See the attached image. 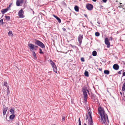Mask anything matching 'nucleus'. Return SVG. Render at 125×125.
Listing matches in <instances>:
<instances>
[{
	"instance_id": "nucleus-1",
	"label": "nucleus",
	"mask_w": 125,
	"mask_h": 125,
	"mask_svg": "<svg viewBox=\"0 0 125 125\" xmlns=\"http://www.w3.org/2000/svg\"><path fill=\"white\" fill-rule=\"evenodd\" d=\"M98 110V113L101 116V119L103 121V123H104L106 122V119L104 109L100 107H99Z\"/></svg>"
},
{
	"instance_id": "nucleus-2",
	"label": "nucleus",
	"mask_w": 125,
	"mask_h": 125,
	"mask_svg": "<svg viewBox=\"0 0 125 125\" xmlns=\"http://www.w3.org/2000/svg\"><path fill=\"white\" fill-rule=\"evenodd\" d=\"M36 41L35 42V44H36L41 48H45V46L43 43L40 41L35 39Z\"/></svg>"
},
{
	"instance_id": "nucleus-3",
	"label": "nucleus",
	"mask_w": 125,
	"mask_h": 125,
	"mask_svg": "<svg viewBox=\"0 0 125 125\" xmlns=\"http://www.w3.org/2000/svg\"><path fill=\"white\" fill-rule=\"evenodd\" d=\"M89 118L88 119V124L89 125H93V122L92 119V117L91 115V113L89 111L88 112Z\"/></svg>"
},
{
	"instance_id": "nucleus-4",
	"label": "nucleus",
	"mask_w": 125,
	"mask_h": 125,
	"mask_svg": "<svg viewBox=\"0 0 125 125\" xmlns=\"http://www.w3.org/2000/svg\"><path fill=\"white\" fill-rule=\"evenodd\" d=\"M50 64L53 68V71L56 73H57V68L55 63L51 60H50Z\"/></svg>"
},
{
	"instance_id": "nucleus-5",
	"label": "nucleus",
	"mask_w": 125,
	"mask_h": 125,
	"mask_svg": "<svg viewBox=\"0 0 125 125\" xmlns=\"http://www.w3.org/2000/svg\"><path fill=\"white\" fill-rule=\"evenodd\" d=\"M86 8L88 10L90 11L93 10V6L91 4L88 3L86 5Z\"/></svg>"
},
{
	"instance_id": "nucleus-6",
	"label": "nucleus",
	"mask_w": 125,
	"mask_h": 125,
	"mask_svg": "<svg viewBox=\"0 0 125 125\" xmlns=\"http://www.w3.org/2000/svg\"><path fill=\"white\" fill-rule=\"evenodd\" d=\"M24 11L22 9H21L19 11L18 14L19 17L20 18H23L24 16L23 13Z\"/></svg>"
},
{
	"instance_id": "nucleus-7",
	"label": "nucleus",
	"mask_w": 125,
	"mask_h": 125,
	"mask_svg": "<svg viewBox=\"0 0 125 125\" xmlns=\"http://www.w3.org/2000/svg\"><path fill=\"white\" fill-rule=\"evenodd\" d=\"M105 44L107 45V48H109L110 47V44L108 38H105Z\"/></svg>"
},
{
	"instance_id": "nucleus-8",
	"label": "nucleus",
	"mask_w": 125,
	"mask_h": 125,
	"mask_svg": "<svg viewBox=\"0 0 125 125\" xmlns=\"http://www.w3.org/2000/svg\"><path fill=\"white\" fill-rule=\"evenodd\" d=\"M83 39V36L81 34H79L78 38V39L79 43L81 44L82 42V41Z\"/></svg>"
},
{
	"instance_id": "nucleus-9",
	"label": "nucleus",
	"mask_w": 125,
	"mask_h": 125,
	"mask_svg": "<svg viewBox=\"0 0 125 125\" xmlns=\"http://www.w3.org/2000/svg\"><path fill=\"white\" fill-rule=\"evenodd\" d=\"M28 46L31 51H32L33 50L34 47V45L32 43H29L28 44Z\"/></svg>"
},
{
	"instance_id": "nucleus-10",
	"label": "nucleus",
	"mask_w": 125,
	"mask_h": 125,
	"mask_svg": "<svg viewBox=\"0 0 125 125\" xmlns=\"http://www.w3.org/2000/svg\"><path fill=\"white\" fill-rule=\"evenodd\" d=\"M113 68L114 70H117L119 69V66L117 64H115L113 65Z\"/></svg>"
},
{
	"instance_id": "nucleus-11",
	"label": "nucleus",
	"mask_w": 125,
	"mask_h": 125,
	"mask_svg": "<svg viewBox=\"0 0 125 125\" xmlns=\"http://www.w3.org/2000/svg\"><path fill=\"white\" fill-rule=\"evenodd\" d=\"M23 1V0H17L16 2V5L18 6H20V4L22 3Z\"/></svg>"
},
{
	"instance_id": "nucleus-12",
	"label": "nucleus",
	"mask_w": 125,
	"mask_h": 125,
	"mask_svg": "<svg viewBox=\"0 0 125 125\" xmlns=\"http://www.w3.org/2000/svg\"><path fill=\"white\" fill-rule=\"evenodd\" d=\"M87 90L86 88L83 87L82 88V91L84 96L88 95L86 92Z\"/></svg>"
},
{
	"instance_id": "nucleus-13",
	"label": "nucleus",
	"mask_w": 125,
	"mask_h": 125,
	"mask_svg": "<svg viewBox=\"0 0 125 125\" xmlns=\"http://www.w3.org/2000/svg\"><path fill=\"white\" fill-rule=\"evenodd\" d=\"M8 107L6 106H5L4 108L3 107V115H6V113L8 110Z\"/></svg>"
},
{
	"instance_id": "nucleus-14",
	"label": "nucleus",
	"mask_w": 125,
	"mask_h": 125,
	"mask_svg": "<svg viewBox=\"0 0 125 125\" xmlns=\"http://www.w3.org/2000/svg\"><path fill=\"white\" fill-rule=\"evenodd\" d=\"M52 15L58 21L59 23H61V20L59 17L54 14H53Z\"/></svg>"
},
{
	"instance_id": "nucleus-15",
	"label": "nucleus",
	"mask_w": 125,
	"mask_h": 125,
	"mask_svg": "<svg viewBox=\"0 0 125 125\" xmlns=\"http://www.w3.org/2000/svg\"><path fill=\"white\" fill-rule=\"evenodd\" d=\"M9 10V9H8V8H7L6 9H3L2 10H1V12L2 13V14H3L6 12H7Z\"/></svg>"
},
{
	"instance_id": "nucleus-16",
	"label": "nucleus",
	"mask_w": 125,
	"mask_h": 125,
	"mask_svg": "<svg viewBox=\"0 0 125 125\" xmlns=\"http://www.w3.org/2000/svg\"><path fill=\"white\" fill-rule=\"evenodd\" d=\"M15 117V115L14 114L11 115L9 116V119L10 120L13 119Z\"/></svg>"
},
{
	"instance_id": "nucleus-17",
	"label": "nucleus",
	"mask_w": 125,
	"mask_h": 125,
	"mask_svg": "<svg viewBox=\"0 0 125 125\" xmlns=\"http://www.w3.org/2000/svg\"><path fill=\"white\" fill-rule=\"evenodd\" d=\"M32 54L33 57L34 59L35 60H36L37 59V57L36 54L34 51L32 52Z\"/></svg>"
},
{
	"instance_id": "nucleus-18",
	"label": "nucleus",
	"mask_w": 125,
	"mask_h": 125,
	"mask_svg": "<svg viewBox=\"0 0 125 125\" xmlns=\"http://www.w3.org/2000/svg\"><path fill=\"white\" fill-rule=\"evenodd\" d=\"M119 3L120 5H118V7L120 8H122L123 9H124V7L125 6L122 3Z\"/></svg>"
},
{
	"instance_id": "nucleus-19",
	"label": "nucleus",
	"mask_w": 125,
	"mask_h": 125,
	"mask_svg": "<svg viewBox=\"0 0 125 125\" xmlns=\"http://www.w3.org/2000/svg\"><path fill=\"white\" fill-rule=\"evenodd\" d=\"M11 113L13 114H14V108H11L10 110Z\"/></svg>"
},
{
	"instance_id": "nucleus-20",
	"label": "nucleus",
	"mask_w": 125,
	"mask_h": 125,
	"mask_svg": "<svg viewBox=\"0 0 125 125\" xmlns=\"http://www.w3.org/2000/svg\"><path fill=\"white\" fill-rule=\"evenodd\" d=\"M74 9L76 12H78L79 11V7L77 5L75 6L74 7Z\"/></svg>"
},
{
	"instance_id": "nucleus-21",
	"label": "nucleus",
	"mask_w": 125,
	"mask_h": 125,
	"mask_svg": "<svg viewBox=\"0 0 125 125\" xmlns=\"http://www.w3.org/2000/svg\"><path fill=\"white\" fill-rule=\"evenodd\" d=\"M104 73L105 74L108 75L110 73V72L108 70H105L104 71Z\"/></svg>"
},
{
	"instance_id": "nucleus-22",
	"label": "nucleus",
	"mask_w": 125,
	"mask_h": 125,
	"mask_svg": "<svg viewBox=\"0 0 125 125\" xmlns=\"http://www.w3.org/2000/svg\"><path fill=\"white\" fill-rule=\"evenodd\" d=\"M5 18L6 20L7 21H8L10 20V16L5 15Z\"/></svg>"
},
{
	"instance_id": "nucleus-23",
	"label": "nucleus",
	"mask_w": 125,
	"mask_h": 125,
	"mask_svg": "<svg viewBox=\"0 0 125 125\" xmlns=\"http://www.w3.org/2000/svg\"><path fill=\"white\" fill-rule=\"evenodd\" d=\"M8 35L9 36H11V37H13V36L12 33V31H10L9 32Z\"/></svg>"
},
{
	"instance_id": "nucleus-24",
	"label": "nucleus",
	"mask_w": 125,
	"mask_h": 125,
	"mask_svg": "<svg viewBox=\"0 0 125 125\" xmlns=\"http://www.w3.org/2000/svg\"><path fill=\"white\" fill-rule=\"evenodd\" d=\"M97 52L95 51H94L92 52V55L93 56H95L97 55Z\"/></svg>"
},
{
	"instance_id": "nucleus-25",
	"label": "nucleus",
	"mask_w": 125,
	"mask_h": 125,
	"mask_svg": "<svg viewBox=\"0 0 125 125\" xmlns=\"http://www.w3.org/2000/svg\"><path fill=\"white\" fill-rule=\"evenodd\" d=\"M122 90L124 91L125 90V82L123 83L122 87Z\"/></svg>"
},
{
	"instance_id": "nucleus-26",
	"label": "nucleus",
	"mask_w": 125,
	"mask_h": 125,
	"mask_svg": "<svg viewBox=\"0 0 125 125\" xmlns=\"http://www.w3.org/2000/svg\"><path fill=\"white\" fill-rule=\"evenodd\" d=\"M84 75L88 77L89 76L88 72L87 71H85L84 73Z\"/></svg>"
},
{
	"instance_id": "nucleus-27",
	"label": "nucleus",
	"mask_w": 125,
	"mask_h": 125,
	"mask_svg": "<svg viewBox=\"0 0 125 125\" xmlns=\"http://www.w3.org/2000/svg\"><path fill=\"white\" fill-rule=\"evenodd\" d=\"M84 96V101L86 102H87V97L88 95L87 96Z\"/></svg>"
},
{
	"instance_id": "nucleus-28",
	"label": "nucleus",
	"mask_w": 125,
	"mask_h": 125,
	"mask_svg": "<svg viewBox=\"0 0 125 125\" xmlns=\"http://www.w3.org/2000/svg\"><path fill=\"white\" fill-rule=\"evenodd\" d=\"M95 35L96 36H99L100 35V33L98 32H96L95 33Z\"/></svg>"
},
{
	"instance_id": "nucleus-29",
	"label": "nucleus",
	"mask_w": 125,
	"mask_h": 125,
	"mask_svg": "<svg viewBox=\"0 0 125 125\" xmlns=\"http://www.w3.org/2000/svg\"><path fill=\"white\" fill-rule=\"evenodd\" d=\"M39 50L40 51L39 52V53L41 54H43L44 52H43L42 51V50L41 48H40L39 49Z\"/></svg>"
},
{
	"instance_id": "nucleus-30",
	"label": "nucleus",
	"mask_w": 125,
	"mask_h": 125,
	"mask_svg": "<svg viewBox=\"0 0 125 125\" xmlns=\"http://www.w3.org/2000/svg\"><path fill=\"white\" fill-rule=\"evenodd\" d=\"M3 19H1L0 20V25H3Z\"/></svg>"
},
{
	"instance_id": "nucleus-31",
	"label": "nucleus",
	"mask_w": 125,
	"mask_h": 125,
	"mask_svg": "<svg viewBox=\"0 0 125 125\" xmlns=\"http://www.w3.org/2000/svg\"><path fill=\"white\" fill-rule=\"evenodd\" d=\"M3 85L6 87L8 86V83L6 82H4Z\"/></svg>"
},
{
	"instance_id": "nucleus-32",
	"label": "nucleus",
	"mask_w": 125,
	"mask_h": 125,
	"mask_svg": "<svg viewBox=\"0 0 125 125\" xmlns=\"http://www.w3.org/2000/svg\"><path fill=\"white\" fill-rule=\"evenodd\" d=\"M79 125H81V122L80 120V118H79L78 119Z\"/></svg>"
},
{
	"instance_id": "nucleus-33",
	"label": "nucleus",
	"mask_w": 125,
	"mask_h": 125,
	"mask_svg": "<svg viewBox=\"0 0 125 125\" xmlns=\"http://www.w3.org/2000/svg\"><path fill=\"white\" fill-rule=\"evenodd\" d=\"M38 47V46H36V45H34V50L35 51H36Z\"/></svg>"
},
{
	"instance_id": "nucleus-34",
	"label": "nucleus",
	"mask_w": 125,
	"mask_h": 125,
	"mask_svg": "<svg viewBox=\"0 0 125 125\" xmlns=\"http://www.w3.org/2000/svg\"><path fill=\"white\" fill-rule=\"evenodd\" d=\"M122 71V70H121L118 72V73L119 74H121L122 73L121 72Z\"/></svg>"
},
{
	"instance_id": "nucleus-35",
	"label": "nucleus",
	"mask_w": 125,
	"mask_h": 125,
	"mask_svg": "<svg viewBox=\"0 0 125 125\" xmlns=\"http://www.w3.org/2000/svg\"><path fill=\"white\" fill-rule=\"evenodd\" d=\"M81 60L82 62H84V58L83 57H82L81 59Z\"/></svg>"
},
{
	"instance_id": "nucleus-36",
	"label": "nucleus",
	"mask_w": 125,
	"mask_h": 125,
	"mask_svg": "<svg viewBox=\"0 0 125 125\" xmlns=\"http://www.w3.org/2000/svg\"><path fill=\"white\" fill-rule=\"evenodd\" d=\"M125 76V72H124L123 73L122 76L121 78H122L123 76Z\"/></svg>"
},
{
	"instance_id": "nucleus-37",
	"label": "nucleus",
	"mask_w": 125,
	"mask_h": 125,
	"mask_svg": "<svg viewBox=\"0 0 125 125\" xmlns=\"http://www.w3.org/2000/svg\"><path fill=\"white\" fill-rule=\"evenodd\" d=\"M65 120V117L64 116H63L62 117V121H64Z\"/></svg>"
},
{
	"instance_id": "nucleus-38",
	"label": "nucleus",
	"mask_w": 125,
	"mask_h": 125,
	"mask_svg": "<svg viewBox=\"0 0 125 125\" xmlns=\"http://www.w3.org/2000/svg\"><path fill=\"white\" fill-rule=\"evenodd\" d=\"M105 115L106 116V120H107V121L108 122H109V120H108V117L107 115V114H106Z\"/></svg>"
},
{
	"instance_id": "nucleus-39",
	"label": "nucleus",
	"mask_w": 125,
	"mask_h": 125,
	"mask_svg": "<svg viewBox=\"0 0 125 125\" xmlns=\"http://www.w3.org/2000/svg\"><path fill=\"white\" fill-rule=\"evenodd\" d=\"M7 91V95H8L10 93V91L9 90Z\"/></svg>"
},
{
	"instance_id": "nucleus-40",
	"label": "nucleus",
	"mask_w": 125,
	"mask_h": 125,
	"mask_svg": "<svg viewBox=\"0 0 125 125\" xmlns=\"http://www.w3.org/2000/svg\"><path fill=\"white\" fill-rule=\"evenodd\" d=\"M70 45L73 48L74 47H75V48H76V46H73V45H72V44H70Z\"/></svg>"
},
{
	"instance_id": "nucleus-41",
	"label": "nucleus",
	"mask_w": 125,
	"mask_h": 125,
	"mask_svg": "<svg viewBox=\"0 0 125 125\" xmlns=\"http://www.w3.org/2000/svg\"><path fill=\"white\" fill-rule=\"evenodd\" d=\"M88 115H86V117H85V120H87L88 118Z\"/></svg>"
},
{
	"instance_id": "nucleus-42",
	"label": "nucleus",
	"mask_w": 125,
	"mask_h": 125,
	"mask_svg": "<svg viewBox=\"0 0 125 125\" xmlns=\"http://www.w3.org/2000/svg\"><path fill=\"white\" fill-rule=\"evenodd\" d=\"M62 3L63 4V5H64L66 6V3L64 1H63L62 2Z\"/></svg>"
},
{
	"instance_id": "nucleus-43",
	"label": "nucleus",
	"mask_w": 125,
	"mask_h": 125,
	"mask_svg": "<svg viewBox=\"0 0 125 125\" xmlns=\"http://www.w3.org/2000/svg\"><path fill=\"white\" fill-rule=\"evenodd\" d=\"M62 29V30L63 31H66V29L65 28H63Z\"/></svg>"
},
{
	"instance_id": "nucleus-44",
	"label": "nucleus",
	"mask_w": 125,
	"mask_h": 125,
	"mask_svg": "<svg viewBox=\"0 0 125 125\" xmlns=\"http://www.w3.org/2000/svg\"><path fill=\"white\" fill-rule=\"evenodd\" d=\"M102 1L104 3H106L107 1V0H102Z\"/></svg>"
},
{
	"instance_id": "nucleus-45",
	"label": "nucleus",
	"mask_w": 125,
	"mask_h": 125,
	"mask_svg": "<svg viewBox=\"0 0 125 125\" xmlns=\"http://www.w3.org/2000/svg\"><path fill=\"white\" fill-rule=\"evenodd\" d=\"M84 16L86 17L87 19H88V18L87 17V15L86 14H84Z\"/></svg>"
},
{
	"instance_id": "nucleus-46",
	"label": "nucleus",
	"mask_w": 125,
	"mask_h": 125,
	"mask_svg": "<svg viewBox=\"0 0 125 125\" xmlns=\"http://www.w3.org/2000/svg\"><path fill=\"white\" fill-rule=\"evenodd\" d=\"M6 87H7V91L9 90V86H7Z\"/></svg>"
},
{
	"instance_id": "nucleus-47",
	"label": "nucleus",
	"mask_w": 125,
	"mask_h": 125,
	"mask_svg": "<svg viewBox=\"0 0 125 125\" xmlns=\"http://www.w3.org/2000/svg\"><path fill=\"white\" fill-rule=\"evenodd\" d=\"M90 23L91 24L92 26H94V25H93V24L92 22V21H90Z\"/></svg>"
},
{
	"instance_id": "nucleus-48",
	"label": "nucleus",
	"mask_w": 125,
	"mask_h": 125,
	"mask_svg": "<svg viewBox=\"0 0 125 125\" xmlns=\"http://www.w3.org/2000/svg\"><path fill=\"white\" fill-rule=\"evenodd\" d=\"M16 125H19V122H18L16 123Z\"/></svg>"
},
{
	"instance_id": "nucleus-49",
	"label": "nucleus",
	"mask_w": 125,
	"mask_h": 125,
	"mask_svg": "<svg viewBox=\"0 0 125 125\" xmlns=\"http://www.w3.org/2000/svg\"><path fill=\"white\" fill-rule=\"evenodd\" d=\"M87 90V93H88L89 94H89V91L88 90Z\"/></svg>"
},
{
	"instance_id": "nucleus-50",
	"label": "nucleus",
	"mask_w": 125,
	"mask_h": 125,
	"mask_svg": "<svg viewBox=\"0 0 125 125\" xmlns=\"http://www.w3.org/2000/svg\"><path fill=\"white\" fill-rule=\"evenodd\" d=\"M99 70L100 71H101L102 70V68H99Z\"/></svg>"
},
{
	"instance_id": "nucleus-51",
	"label": "nucleus",
	"mask_w": 125,
	"mask_h": 125,
	"mask_svg": "<svg viewBox=\"0 0 125 125\" xmlns=\"http://www.w3.org/2000/svg\"><path fill=\"white\" fill-rule=\"evenodd\" d=\"M110 39H111V41H112V39H113V38L112 37H110Z\"/></svg>"
},
{
	"instance_id": "nucleus-52",
	"label": "nucleus",
	"mask_w": 125,
	"mask_h": 125,
	"mask_svg": "<svg viewBox=\"0 0 125 125\" xmlns=\"http://www.w3.org/2000/svg\"><path fill=\"white\" fill-rule=\"evenodd\" d=\"M97 23L99 25H100V23L99 22V21H98L97 22Z\"/></svg>"
},
{
	"instance_id": "nucleus-53",
	"label": "nucleus",
	"mask_w": 125,
	"mask_h": 125,
	"mask_svg": "<svg viewBox=\"0 0 125 125\" xmlns=\"http://www.w3.org/2000/svg\"><path fill=\"white\" fill-rule=\"evenodd\" d=\"M94 2H96V0H92Z\"/></svg>"
},
{
	"instance_id": "nucleus-54",
	"label": "nucleus",
	"mask_w": 125,
	"mask_h": 125,
	"mask_svg": "<svg viewBox=\"0 0 125 125\" xmlns=\"http://www.w3.org/2000/svg\"><path fill=\"white\" fill-rule=\"evenodd\" d=\"M10 5H9V6L8 7H7V8H8V9H9V8L10 7Z\"/></svg>"
},
{
	"instance_id": "nucleus-55",
	"label": "nucleus",
	"mask_w": 125,
	"mask_h": 125,
	"mask_svg": "<svg viewBox=\"0 0 125 125\" xmlns=\"http://www.w3.org/2000/svg\"><path fill=\"white\" fill-rule=\"evenodd\" d=\"M83 125H87L85 123H84Z\"/></svg>"
},
{
	"instance_id": "nucleus-56",
	"label": "nucleus",
	"mask_w": 125,
	"mask_h": 125,
	"mask_svg": "<svg viewBox=\"0 0 125 125\" xmlns=\"http://www.w3.org/2000/svg\"><path fill=\"white\" fill-rule=\"evenodd\" d=\"M83 27H85V26H84L83 25Z\"/></svg>"
},
{
	"instance_id": "nucleus-57",
	"label": "nucleus",
	"mask_w": 125,
	"mask_h": 125,
	"mask_svg": "<svg viewBox=\"0 0 125 125\" xmlns=\"http://www.w3.org/2000/svg\"><path fill=\"white\" fill-rule=\"evenodd\" d=\"M120 94H122V93L121 92H120Z\"/></svg>"
},
{
	"instance_id": "nucleus-58",
	"label": "nucleus",
	"mask_w": 125,
	"mask_h": 125,
	"mask_svg": "<svg viewBox=\"0 0 125 125\" xmlns=\"http://www.w3.org/2000/svg\"><path fill=\"white\" fill-rule=\"evenodd\" d=\"M124 81H125V79H124Z\"/></svg>"
},
{
	"instance_id": "nucleus-59",
	"label": "nucleus",
	"mask_w": 125,
	"mask_h": 125,
	"mask_svg": "<svg viewBox=\"0 0 125 125\" xmlns=\"http://www.w3.org/2000/svg\"><path fill=\"white\" fill-rule=\"evenodd\" d=\"M33 14H34V11H33Z\"/></svg>"
},
{
	"instance_id": "nucleus-60",
	"label": "nucleus",
	"mask_w": 125,
	"mask_h": 125,
	"mask_svg": "<svg viewBox=\"0 0 125 125\" xmlns=\"http://www.w3.org/2000/svg\"><path fill=\"white\" fill-rule=\"evenodd\" d=\"M86 27L87 28H88V27H87V26H86Z\"/></svg>"
},
{
	"instance_id": "nucleus-61",
	"label": "nucleus",
	"mask_w": 125,
	"mask_h": 125,
	"mask_svg": "<svg viewBox=\"0 0 125 125\" xmlns=\"http://www.w3.org/2000/svg\"><path fill=\"white\" fill-rule=\"evenodd\" d=\"M123 71H124V70H123Z\"/></svg>"
},
{
	"instance_id": "nucleus-62",
	"label": "nucleus",
	"mask_w": 125,
	"mask_h": 125,
	"mask_svg": "<svg viewBox=\"0 0 125 125\" xmlns=\"http://www.w3.org/2000/svg\"><path fill=\"white\" fill-rule=\"evenodd\" d=\"M117 74V73L116 74H116Z\"/></svg>"
}]
</instances>
